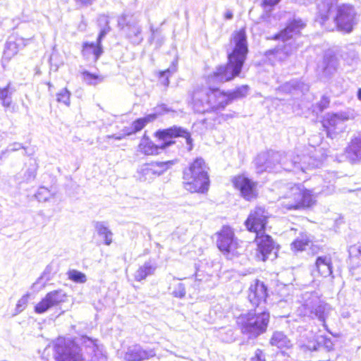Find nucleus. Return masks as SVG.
I'll return each mask as SVG.
<instances>
[{"mask_svg":"<svg viewBox=\"0 0 361 361\" xmlns=\"http://www.w3.org/2000/svg\"><path fill=\"white\" fill-rule=\"evenodd\" d=\"M234 48L228 54L225 66L216 68L207 78L209 88L197 89L192 94L193 108L196 112L204 114L223 110L231 101L229 94L221 92L215 85L231 80L239 75L247 53L245 31L240 30L233 35Z\"/></svg>","mask_w":361,"mask_h":361,"instance_id":"nucleus-1","label":"nucleus"},{"mask_svg":"<svg viewBox=\"0 0 361 361\" xmlns=\"http://www.w3.org/2000/svg\"><path fill=\"white\" fill-rule=\"evenodd\" d=\"M156 136L161 142L160 144H154L144 135L138 145V151L145 155L159 154L161 150L174 143V141L172 140L173 138L178 137L185 139L188 151L192 149V139L190 133L181 127L174 126L166 129L159 130L156 132Z\"/></svg>","mask_w":361,"mask_h":361,"instance_id":"nucleus-2","label":"nucleus"},{"mask_svg":"<svg viewBox=\"0 0 361 361\" xmlns=\"http://www.w3.org/2000/svg\"><path fill=\"white\" fill-rule=\"evenodd\" d=\"M305 26V22L300 18H294L283 30L275 35V39L281 40L283 43L275 50V57L277 59L286 60L298 49L299 44L295 42L296 37L300 35L301 30Z\"/></svg>","mask_w":361,"mask_h":361,"instance_id":"nucleus-3","label":"nucleus"},{"mask_svg":"<svg viewBox=\"0 0 361 361\" xmlns=\"http://www.w3.org/2000/svg\"><path fill=\"white\" fill-rule=\"evenodd\" d=\"M208 167L202 158H197L183 171L184 188L191 192L204 193L209 185Z\"/></svg>","mask_w":361,"mask_h":361,"instance_id":"nucleus-4","label":"nucleus"},{"mask_svg":"<svg viewBox=\"0 0 361 361\" xmlns=\"http://www.w3.org/2000/svg\"><path fill=\"white\" fill-rule=\"evenodd\" d=\"M269 321L268 312L255 310L241 314L237 319V324L243 334L250 338H255L266 331Z\"/></svg>","mask_w":361,"mask_h":361,"instance_id":"nucleus-5","label":"nucleus"},{"mask_svg":"<svg viewBox=\"0 0 361 361\" xmlns=\"http://www.w3.org/2000/svg\"><path fill=\"white\" fill-rule=\"evenodd\" d=\"M286 157L284 153L274 151L260 153L255 160L257 172H279L281 169L291 171V156L289 161Z\"/></svg>","mask_w":361,"mask_h":361,"instance_id":"nucleus-6","label":"nucleus"},{"mask_svg":"<svg viewBox=\"0 0 361 361\" xmlns=\"http://www.w3.org/2000/svg\"><path fill=\"white\" fill-rule=\"evenodd\" d=\"M357 13L354 6L349 4H343L335 7L331 15L321 13V19L317 20L324 25L329 19H333L337 27L345 32H350L357 23Z\"/></svg>","mask_w":361,"mask_h":361,"instance_id":"nucleus-7","label":"nucleus"},{"mask_svg":"<svg viewBox=\"0 0 361 361\" xmlns=\"http://www.w3.org/2000/svg\"><path fill=\"white\" fill-rule=\"evenodd\" d=\"M297 311L298 314L302 317H307L311 319L317 317L322 322L325 329L332 334L326 324V319L329 313L330 307L326 304H322L317 296L308 297L305 302L298 308Z\"/></svg>","mask_w":361,"mask_h":361,"instance_id":"nucleus-8","label":"nucleus"},{"mask_svg":"<svg viewBox=\"0 0 361 361\" xmlns=\"http://www.w3.org/2000/svg\"><path fill=\"white\" fill-rule=\"evenodd\" d=\"M314 202L315 197L310 190H305L300 185H295L290 188L282 205L288 209H296L300 207H309Z\"/></svg>","mask_w":361,"mask_h":361,"instance_id":"nucleus-9","label":"nucleus"},{"mask_svg":"<svg viewBox=\"0 0 361 361\" xmlns=\"http://www.w3.org/2000/svg\"><path fill=\"white\" fill-rule=\"evenodd\" d=\"M54 358L56 361L83 360L79 347L65 339H58L54 344Z\"/></svg>","mask_w":361,"mask_h":361,"instance_id":"nucleus-10","label":"nucleus"},{"mask_svg":"<svg viewBox=\"0 0 361 361\" xmlns=\"http://www.w3.org/2000/svg\"><path fill=\"white\" fill-rule=\"evenodd\" d=\"M356 117V113L353 109H348L336 114H327L323 120V126L328 133H341L345 129V123L353 120Z\"/></svg>","mask_w":361,"mask_h":361,"instance_id":"nucleus-11","label":"nucleus"},{"mask_svg":"<svg viewBox=\"0 0 361 361\" xmlns=\"http://www.w3.org/2000/svg\"><path fill=\"white\" fill-rule=\"evenodd\" d=\"M118 26L123 30L126 37L133 44H139L143 39L139 21L133 16L122 15L118 19Z\"/></svg>","mask_w":361,"mask_h":361,"instance_id":"nucleus-12","label":"nucleus"},{"mask_svg":"<svg viewBox=\"0 0 361 361\" xmlns=\"http://www.w3.org/2000/svg\"><path fill=\"white\" fill-rule=\"evenodd\" d=\"M67 300V295L61 289L54 290L47 294L35 305L34 311L43 314L49 310L60 306Z\"/></svg>","mask_w":361,"mask_h":361,"instance_id":"nucleus-13","label":"nucleus"},{"mask_svg":"<svg viewBox=\"0 0 361 361\" xmlns=\"http://www.w3.org/2000/svg\"><path fill=\"white\" fill-rule=\"evenodd\" d=\"M217 246L224 254L235 255L238 254V240L234 237V233L229 226H224L218 233Z\"/></svg>","mask_w":361,"mask_h":361,"instance_id":"nucleus-14","label":"nucleus"},{"mask_svg":"<svg viewBox=\"0 0 361 361\" xmlns=\"http://www.w3.org/2000/svg\"><path fill=\"white\" fill-rule=\"evenodd\" d=\"M269 218V213L261 207H257L252 210L245 221V226L250 232L256 234L264 232L265 226Z\"/></svg>","mask_w":361,"mask_h":361,"instance_id":"nucleus-15","label":"nucleus"},{"mask_svg":"<svg viewBox=\"0 0 361 361\" xmlns=\"http://www.w3.org/2000/svg\"><path fill=\"white\" fill-rule=\"evenodd\" d=\"M232 182L235 188L240 191L241 195L246 200L250 201L257 197V183L252 180L240 175L234 177Z\"/></svg>","mask_w":361,"mask_h":361,"instance_id":"nucleus-16","label":"nucleus"},{"mask_svg":"<svg viewBox=\"0 0 361 361\" xmlns=\"http://www.w3.org/2000/svg\"><path fill=\"white\" fill-rule=\"evenodd\" d=\"M338 57L332 51H326L322 60L317 65V71L325 78L331 77L338 70Z\"/></svg>","mask_w":361,"mask_h":361,"instance_id":"nucleus-17","label":"nucleus"},{"mask_svg":"<svg viewBox=\"0 0 361 361\" xmlns=\"http://www.w3.org/2000/svg\"><path fill=\"white\" fill-rule=\"evenodd\" d=\"M322 162L312 157L304 155L301 157L300 155L291 156V166L295 173H304L307 170L319 167Z\"/></svg>","mask_w":361,"mask_h":361,"instance_id":"nucleus-18","label":"nucleus"},{"mask_svg":"<svg viewBox=\"0 0 361 361\" xmlns=\"http://www.w3.org/2000/svg\"><path fill=\"white\" fill-rule=\"evenodd\" d=\"M109 18L106 15H101L97 19V25L100 29L99 34L95 43L92 42V51L97 59L103 53L101 42L106 35L110 32Z\"/></svg>","mask_w":361,"mask_h":361,"instance_id":"nucleus-19","label":"nucleus"},{"mask_svg":"<svg viewBox=\"0 0 361 361\" xmlns=\"http://www.w3.org/2000/svg\"><path fill=\"white\" fill-rule=\"evenodd\" d=\"M333 266L331 258L329 256L317 257L314 263V269L312 270V275L315 278L322 276L324 278L331 276V279L334 278L333 274Z\"/></svg>","mask_w":361,"mask_h":361,"instance_id":"nucleus-20","label":"nucleus"},{"mask_svg":"<svg viewBox=\"0 0 361 361\" xmlns=\"http://www.w3.org/2000/svg\"><path fill=\"white\" fill-rule=\"evenodd\" d=\"M267 297V287L264 284L256 280L249 288L248 299L255 306L259 307L266 302Z\"/></svg>","mask_w":361,"mask_h":361,"instance_id":"nucleus-21","label":"nucleus"},{"mask_svg":"<svg viewBox=\"0 0 361 361\" xmlns=\"http://www.w3.org/2000/svg\"><path fill=\"white\" fill-rule=\"evenodd\" d=\"M255 241L257 245V251L260 255L261 259L266 261L269 255L272 252L274 249V242L271 237L265 234L264 232H259L256 234Z\"/></svg>","mask_w":361,"mask_h":361,"instance_id":"nucleus-22","label":"nucleus"},{"mask_svg":"<svg viewBox=\"0 0 361 361\" xmlns=\"http://www.w3.org/2000/svg\"><path fill=\"white\" fill-rule=\"evenodd\" d=\"M155 352L153 350H145L140 345H133L129 347L125 354L124 359L126 361H142L145 359L155 356Z\"/></svg>","mask_w":361,"mask_h":361,"instance_id":"nucleus-23","label":"nucleus"},{"mask_svg":"<svg viewBox=\"0 0 361 361\" xmlns=\"http://www.w3.org/2000/svg\"><path fill=\"white\" fill-rule=\"evenodd\" d=\"M298 345L304 353L317 351L322 347L319 337L312 332L303 335L298 341Z\"/></svg>","mask_w":361,"mask_h":361,"instance_id":"nucleus-24","label":"nucleus"},{"mask_svg":"<svg viewBox=\"0 0 361 361\" xmlns=\"http://www.w3.org/2000/svg\"><path fill=\"white\" fill-rule=\"evenodd\" d=\"M145 126L146 123L145 122V119H143L142 118H138L132 123L130 129H125L123 130V133L119 135H107L106 137V139L107 140L108 142H109V140L111 139H114L115 140H121L127 135H130L133 133L141 130Z\"/></svg>","mask_w":361,"mask_h":361,"instance_id":"nucleus-25","label":"nucleus"},{"mask_svg":"<svg viewBox=\"0 0 361 361\" xmlns=\"http://www.w3.org/2000/svg\"><path fill=\"white\" fill-rule=\"evenodd\" d=\"M345 152L347 157L353 161H361V136L353 139Z\"/></svg>","mask_w":361,"mask_h":361,"instance_id":"nucleus-26","label":"nucleus"},{"mask_svg":"<svg viewBox=\"0 0 361 361\" xmlns=\"http://www.w3.org/2000/svg\"><path fill=\"white\" fill-rule=\"evenodd\" d=\"M95 232L103 243L109 245L113 241V233L109 230L106 222L97 221L94 224Z\"/></svg>","mask_w":361,"mask_h":361,"instance_id":"nucleus-27","label":"nucleus"},{"mask_svg":"<svg viewBox=\"0 0 361 361\" xmlns=\"http://www.w3.org/2000/svg\"><path fill=\"white\" fill-rule=\"evenodd\" d=\"M173 164L174 161L152 163L151 164H146L143 166L142 171L146 174H149L150 173H158L160 174L161 173L170 168L172 165H173Z\"/></svg>","mask_w":361,"mask_h":361,"instance_id":"nucleus-28","label":"nucleus"},{"mask_svg":"<svg viewBox=\"0 0 361 361\" xmlns=\"http://www.w3.org/2000/svg\"><path fill=\"white\" fill-rule=\"evenodd\" d=\"M270 344L279 348H289L292 346L291 341L281 331H276L273 334L270 339Z\"/></svg>","mask_w":361,"mask_h":361,"instance_id":"nucleus-29","label":"nucleus"},{"mask_svg":"<svg viewBox=\"0 0 361 361\" xmlns=\"http://www.w3.org/2000/svg\"><path fill=\"white\" fill-rule=\"evenodd\" d=\"M92 361H107L104 346L97 340L92 339Z\"/></svg>","mask_w":361,"mask_h":361,"instance_id":"nucleus-30","label":"nucleus"},{"mask_svg":"<svg viewBox=\"0 0 361 361\" xmlns=\"http://www.w3.org/2000/svg\"><path fill=\"white\" fill-rule=\"evenodd\" d=\"M155 270V265L152 264L150 262H146L135 271L134 274L135 279L137 281H140L145 279L147 276L152 275Z\"/></svg>","mask_w":361,"mask_h":361,"instance_id":"nucleus-31","label":"nucleus"},{"mask_svg":"<svg viewBox=\"0 0 361 361\" xmlns=\"http://www.w3.org/2000/svg\"><path fill=\"white\" fill-rule=\"evenodd\" d=\"M338 0H318V6L319 11V18L321 19V13L324 15H331L336 7Z\"/></svg>","mask_w":361,"mask_h":361,"instance_id":"nucleus-32","label":"nucleus"},{"mask_svg":"<svg viewBox=\"0 0 361 361\" xmlns=\"http://www.w3.org/2000/svg\"><path fill=\"white\" fill-rule=\"evenodd\" d=\"M312 244L311 240L307 235H302L291 244L292 250L295 251H303Z\"/></svg>","mask_w":361,"mask_h":361,"instance_id":"nucleus-33","label":"nucleus"},{"mask_svg":"<svg viewBox=\"0 0 361 361\" xmlns=\"http://www.w3.org/2000/svg\"><path fill=\"white\" fill-rule=\"evenodd\" d=\"M10 89V83H8L6 86L4 87H0V101L1 105L5 108L10 107L12 104Z\"/></svg>","mask_w":361,"mask_h":361,"instance_id":"nucleus-34","label":"nucleus"},{"mask_svg":"<svg viewBox=\"0 0 361 361\" xmlns=\"http://www.w3.org/2000/svg\"><path fill=\"white\" fill-rule=\"evenodd\" d=\"M350 262L354 266L361 265V246L353 245L350 247Z\"/></svg>","mask_w":361,"mask_h":361,"instance_id":"nucleus-35","label":"nucleus"},{"mask_svg":"<svg viewBox=\"0 0 361 361\" xmlns=\"http://www.w3.org/2000/svg\"><path fill=\"white\" fill-rule=\"evenodd\" d=\"M168 111H169V109L167 108L166 105L161 104L154 109V113L148 114L147 116L142 118L145 119V122L147 125L148 123L154 121L157 118L158 115H160L164 112Z\"/></svg>","mask_w":361,"mask_h":361,"instance_id":"nucleus-36","label":"nucleus"},{"mask_svg":"<svg viewBox=\"0 0 361 361\" xmlns=\"http://www.w3.org/2000/svg\"><path fill=\"white\" fill-rule=\"evenodd\" d=\"M176 71V67L173 66L168 69L160 72L159 73V82L164 85L165 87H167L169 85V78Z\"/></svg>","mask_w":361,"mask_h":361,"instance_id":"nucleus-37","label":"nucleus"},{"mask_svg":"<svg viewBox=\"0 0 361 361\" xmlns=\"http://www.w3.org/2000/svg\"><path fill=\"white\" fill-rule=\"evenodd\" d=\"M67 274L68 279L75 283H83L86 281L85 275L77 270H70Z\"/></svg>","mask_w":361,"mask_h":361,"instance_id":"nucleus-38","label":"nucleus"},{"mask_svg":"<svg viewBox=\"0 0 361 361\" xmlns=\"http://www.w3.org/2000/svg\"><path fill=\"white\" fill-rule=\"evenodd\" d=\"M249 87L247 85H242L238 87L235 90L229 93L231 100L244 97L247 94Z\"/></svg>","mask_w":361,"mask_h":361,"instance_id":"nucleus-39","label":"nucleus"},{"mask_svg":"<svg viewBox=\"0 0 361 361\" xmlns=\"http://www.w3.org/2000/svg\"><path fill=\"white\" fill-rule=\"evenodd\" d=\"M57 102L68 105L70 103V93L66 89L62 90L56 95Z\"/></svg>","mask_w":361,"mask_h":361,"instance_id":"nucleus-40","label":"nucleus"},{"mask_svg":"<svg viewBox=\"0 0 361 361\" xmlns=\"http://www.w3.org/2000/svg\"><path fill=\"white\" fill-rule=\"evenodd\" d=\"M172 294L174 297L182 298L185 295V286L182 283H178L174 287Z\"/></svg>","mask_w":361,"mask_h":361,"instance_id":"nucleus-41","label":"nucleus"},{"mask_svg":"<svg viewBox=\"0 0 361 361\" xmlns=\"http://www.w3.org/2000/svg\"><path fill=\"white\" fill-rule=\"evenodd\" d=\"M319 341L323 343V347L327 350L331 351L334 349V343L330 338L324 336H319Z\"/></svg>","mask_w":361,"mask_h":361,"instance_id":"nucleus-42","label":"nucleus"},{"mask_svg":"<svg viewBox=\"0 0 361 361\" xmlns=\"http://www.w3.org/2000/svg\"><path fill=\"white\" fill-rule=\"evenodd\" d=\"M281 0H263L262 5L267 11H270L271 7L276 5Z\"/></svg>","mask_w":361,"mask_h":361,"instance_id":"nucleus-43","label":"nucleus"},{"mask_svg":"<svg viewBox=\"0 0 361 361\" xmlns=\"http://www.w3.org/2000/svg\"><path fill=\"white\" fill-rule=\"evenodd\" d=\"M251 361H265V355L261 350L257 349L255 356L252 357Z\"/></svg>","mask_w":361,"mask_h":361,"instance_id":"nucleus-44","label":"nucleus"},{"mask_svg":"<svg viewBox=\"0 0 361 361\" xmlns=\"http://www.w3.org/2000/svg\"><path fill=\"white\" fill-rule=\"evenodd\" d=\"M151 32H152V36L149 39V42L152 43L153 41L155 39L156 37V30L153 28V27H150Z\"/></svg>","mask_w":361,"mask_h":361,"instance_id":"nucleus-45","label":"nucleus"},{"mask_svg":"<svg viewBox=\"0 0 361 361\" xmlns=\"http://www.w3.org/2000/svg\"><path fill=\"white\" fill-rule=\"evenodd\" d=\"M321 103H322V109H324V108H325V107L327 106V104H329V100L327 99V98L324 97V98L322 99V100Z\"/></svg>","mask_w":361,"mask_h":361,"instance_id":"nucleus-46","label":"nucleus"},{"mask_svg":"<svg viewBox=\"0 0 361 361\" xmlns=\"http://www.w3.org/2000/svg\"><path fill=\"white\" fill-rule=\"evenodd\" d=\"M91 77H92V85L96 83V82H93V80H99V81L102 80V78H99L97 76H96L94 74H92V73L91 75Z\"/></svg>","mask_w":361,"mask_h":361,"instance_id":"nucleus-47","label":"nucleus"},{"mask_svg":"<svg viewBox=\"0 0 361 361\" xmlns=\"http://www.w3.org/2000/svg\"><path fill=\"white\" fill-rule=\"evenodd\" d=\"M226 19H231L233 18V13L231 12H227L225 16Z\"/></svg>","mask_w":361,"mask_h":361,"instance_id":"nucleus-48","label":"nucleus"},{"mask_svg":"<svg viewBox=\"0 0 361 361\" xmlns=\"http://www.w3.org/2000/svg\"><path fill=\"white\" fill-rule=\"evenodd\" d=\"M4 56L6 58V59H11V56H9V54H8V50L6 49L4 50Z\"/></svg>","mask_w":361,"mask_h":361,"instance_id":"nucleus-49","label":"nucleus"},{"mask_svg":"<svg viewBox=\"0 0 361 361\" xmlns=\"http://www.w3.org/2000/svg\"><path fill=\"white\" fill-rule=\"evenodd\" d=\"M162 43H163L162 39H158L156 42V44L157 47H160Z\"/></svg>","mask_w":361,"mask_h":361,"instance_id":"nucleus-50","label":"nucleus"},{"mask_svg":"<svg viewBox=\"0 0 361 361\" xmlns=\"http://www.w3.org/2000/svg\"><path fill=\"white\" fill-rule=\"evenodd\" d=\"M357 96L358 99L361 101V88L358 89Z\"/></svg>","mask_w":361,"mask_h":361,"instance_id":"nucleus-51","label":"nucleus"},{"mask_svg":"<svg viewBox=\"0 0 361 361\" xmlns=\"http://www.w3.org/2000/svg\"><path fill=\"white\" fill-rule=\"evenodd\" d=\"M200 275L198 274V273H196L195 274V279L196 280H199V281H201L202 279L199 278Z\"/></svg>","mask_w":361,"mask_h":361,"instance_id":"nucleus-52","label":"nucleus"},{"mask_svg":"<svg viewBox=\"0 0 361 361\" xmlns=\"http://www.w3.org/2000/svg\"><path fill=\"white\" fill-rule=\"evenodd\" d=\"M202 102H206V99H205L204 98H202Z\"/></svg>","mask_w":361,"mask_h":361,"instance_id":"nucleus-53","label":"nucleus"},{"mask_svg":"<svg viewBox=\"0 0 361 361\" xmlns=\"http://www.w3.org/2000/svg\"><path fill=\"white\" fill-rule=\"evenodd\" d=\"M87 46V44H84V49Z\"/></svg>","mask_w":361,"mask_h":361,"instance_id":"nucleus-54","label":"nucleus"}]
</instances>
